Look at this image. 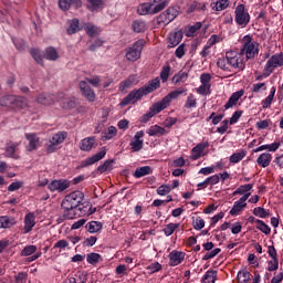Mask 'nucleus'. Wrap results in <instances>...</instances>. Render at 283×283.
I'll use <instances>...</instances> for the list:
<instances>
[{
    "instance_id": "nucleus-1",
    "label": "nucleus",
    "mask_w": 283,
    "mask_h": 283,
    "mask_svg": "<svg viewBox=\"0 0 283 283\" xmlns=\"http://www.w3.org/2000/svg\"><path fill=\"white\" fill-rule=\"evenodd\" d=\"M217 65L224 72H231V70L242 72L244 67H247L244 64V55L235 51H228L226 53V59H219Z\"/></svg>"
},
{
    "instance_id": "nucleus-2",
    "label": "nucleus",
    "mask_w": 283,
    "mask_h": 283,
    "mask_svg": "<svg viewBox=\"0 0 283 283\" xmlns=\"http://www.w3.org/2000/svg\"><path fill=\"white\" fill-rule=\"evenodd\" d=\"M158 87H160V78L156 77L145 86L138 90H133L126 97L122 99L120 102L122 107H125L130 103H136L137 101H140L143 96H147L148 94H151V92H156Z\"/></svg>"
},
{
    "instance_id": "nucleus-3",
    "label": "nucleus",
    "mask_w": 283,
    "mask_h": 283,
    "mask_svg": "<svg viewBox=\"0 0 283 283\" xmlns=\"http://www.w3.org/2000/svg\"><path fill=\"white\" fill-rule=\"evenodd\" d=\"M85 197V195L82 191H73L70 195H67L63 201H62V209H64V211H67V213H65L66 218L69 220H72V218H74V214L70 213V211H74V209H76L77 207H81V202H83V198Z\"/></svg>"
},
{
    "instance_id": "nucleus-4",
    "label": "nucleus",
    "mask_w": 283,
    "mask_h": 283,
    "mask_svg": "<svg viewBox=\"0 0 283 283\" xmlns=\"http://www.w3.org/2000/svg\"><path fill=\"white\" fill-rule=\"evenodd\" d=\"M259 52L258 42L253 41L251 35H245L241 40V54L247 56V59H255Z\"/></svg>"
},
{
    "instance_id": "nucleus-5",
    "label": "nucleus",
    "mask_w": 283,
    "mask_h": 283,
    "mask_svg": "<svg viewBox=\"0 0 283 283\" xmlns=\"http://www.w3.org/2000/svg\"><path fill=\"white\" fill-rule=\"evenodd\" d=\"M66 138V132L55 133L44 145L46 154H54V151H59L60 145H63Z\"/></svg>"
},
{
    "instance_id": "nucleus-6",
    "label": "nucleus",
    "mask_w": 283,
    "mask_h": 283,
    "mask_svg": "<svg viewBox=\"0 0 283 283\" xmlns=\"http://www.w3.org/2000/svg\"><path fill=\"white\" fill-rule=\"evenodd\" d=\"M169 6V1L165 0L159 4H154L153 2H145L138 6L137 12L140 15L145 14H158V12H163Z\"/></svg>"
},
{
    "instance_id": "nucleus-7",
    "label": "nucleus",
    "mask_w": 283,
    "mask_h": 283,
    "mask_svg": "<svg viewBox=\"0 0 283 283\" xmlns=\"http://www.w3.org/2000/svg\"><path fill=\"white\" fill-rule=\"evenodd\" d=\"M277 67H283V54L282 53H276L272 55L269 61L266 62L263 74L265 76H271Z\"/></svg>"
},
{
    "instance_id": "nucleus-8",
    "label": "nucleus",
    "mask_w": 283,
    "mask_h": 283,
    "mask_svg": "<svg viewBox=\"0 0 283 283\" xmlns=\"http://www.w3.org/2000/svg\"><path fill=\"white\" fill-rule=\"evenodd\" d=\"M143 48H145V40L140 39L136 41L133 46L126 50V59L132 63H135V61L140 59V55L143 54Z\"/></svg>"
},
{
    "instance_id": "nucleus-9",
    "label": "nucleus",
    "mask_w": 283,
    "mask_h": 283,
    "mask_svg": "<svg viewBox=\"0 0 283 283\" xmlns=\"http://www.w3.org/2000/svg\"><path fill=\"white\" fill-rule=\"evenodd\" d=\"M234 21L237 25H240L241 28H247L249 25V21H251V15L249 14V11L244 7V4H238L234 10Z\"/></svg>"
},
{
    "instance_id": "nucleus-10",
    "label": "nucleus",
    "mask_w": 283,
    "mask_h": 283,
    "mask_svg": "<svg viewBox=\"0 0 283 283\" xmlns=\"http://www.w3.org/2000/svg\"><path fill=\"white\" fill-rule=\"evenodd\" d=\"M78 87H80V91L82 92V95L85 98H87L90 103H94V101H96V93L86 81H81L78 83Z\"/></svg>"
},
{
    "instance_id": "nucleus-11",
    "label": "nucleus",
    "mask_w": 283,
    "mask_h": 283,
    "mask_svg": "<svg viewBox=\"0 0 283 283\" xmlns=\"http://www.w3.org/2000/svg\"><path fill=\"white\" fill-rule=\"evenodd\" d=\"M251 197V193H245L243 197H241L238 201L234 202L232 209L230 210V216H240L242 211L247 207V201Z\"/></svg>"
},
{
    "instance_id": "nucleus-12",
    "label": "nucleus",
    "mask_w": 283,
    "mask_h": 283,
    "mask_svg": "<svg viewBox=\"0 0 283 283\" xmlns=\"http://www.w3.org/2000/svg\"><path fill=\"white\" fill-rule=\"evenodd\" d=\"M25 138H27V143H28L25 146L27 151H34V150L39 149V147H41V139L39 138V136L36 134L27 133Z\"/></svg>"
},
{
    "instance_id": "nucleus-13",
    "label": "nucleus",
    "mask_w": 283,
    "mask_h": 283,
    "mask_svg": "<svg viewBox=\"0 0 283 283\" xmlns=\"http://www.w3.org/2000/svg\"><path fill=\"white\" fill-rule=\"evenodd\" d=\"M209 147V142H202L199 143L197 146H195L191 149V160H198L199 158H202V156H207L206 149Z\"/></svg>"
},
{
    "instance_id": "nucleus-14",
    "label": "nucleus",
    "mask_w": 283,
    "mask_h": 283,
    "mask_svg": "<svg viewBox=\"0 0 283 283\" xmlns=\"http://www.w3.org/2000/svg\"><path fill=\"white\" fill-rule=\"evenodd\" d=\"M50 191H59V193H62V191H65V189H70V181L66 179H59L53 180L49 184Z\"/></svg>"
},
{
    "instance_id": "nucleus-15",
    "label": "nucleus",
    "mask_w": 283,
    "mask_h": 283,
    "mask_svg": "<svg viewBox=\"0 0 283 283\" xmlns=\"http://www.w3.org/2000/svg\"><path fill=\"white\" fill-rule=\"evenodd\" d=\"M106 154H107V151L105 150V148H102L98 153H96L92 157H88V158L82 160L81 167H90V166L98 163V160H103V158H105Z\"/></svg>"
},
{
    "instance_id": "nucleus-16",
    "label": "nucleus",
    "mask_w": 283,
    "mask_h": 283,
    "mask_svg": "<svg viewBox=\"0 0 283 283\" xmlns=\"http://www.w3.org/2000/svg\"><path fill=\"white\" fill-rule=\"evenodd\" d=\"M169 105H171V102L169 97L166 95L160 102L155 103L150 107V112L154 114V116H156V114H160L163 109H167Z\"/></svg>"
},
{
    "instance_id": "nucleus-17",
    "label": "nucleus",
    "mask_w": 283,
    "mask_h": 283,
    "mask_svg": "<svg viewBox=\"0 0 283 283\" xmlns=\"http://www.w3.org/2000/svg\"><path fill=\"white\" fill-rule=\"evenodd\" d=\"M168 258L169 266H178V264H182L185 261V252L174 250L169 253Z\"/></svg>"
},
{
    "instance_id": "nucleus-18",
    "label": "nucleus",
    "mask_w": 283,
    "mask_h": 283,
    "mask_svg": "<svg viewBox=\"0 0 283 283\" xmlns=\"http://www.w3.org/2000/svg\"><path fill=\"white\" fill-rule=\"evenodd\" d=\"M36 217L34 216V212H29L24 217V228L23 231L24 233H30L36 226Z\"/></svg>"
},
{
    "instance_id": "nucleus-19",
    "label": "nucleus",
    "mask_w": 283,
    "mask_h": 283,
    "mask_svg": "<svg viewBox=\"0 0 283 283\" xmlns=\"http://www.w3.org/2000/svg\"><path fill=\"white\" fill-rule=\"evenodd\" d=\"M241 96H244V91L240 90L234 92L228 99V102L224 105V109H231V107H235L238 105V102L240 101Z\"/></svg>"
},
{
    "instance_id": "nucleus-20",
    "label": "nucleus",
    "mask_w": 283,
    "mask_h": 283,
    "mask_svg": "<svg viewBox=\"0 0 283 283\" xmlns=\"http://www.w3.org/2000/svg\"><path fill=\"white\" fill-rule=\"evenodd\" d=\"M145 136V133L143 130H139L135 134L134 140L130 143V147L133 151H140L143 149L144 142L143 138Z\"/></svg>"
},
{
    "instance_id": "nucleus-21",
    "label": "nucleus",
    "mask_w": 283,
    "mask_h": 283,
    "mask_svg": "<svg viewBox=\"0 0 283 283\" xmlns=\"http://www.w3.org/2000/svg\"><path fill=\"white\" fill-rule=\"evenodd\" d=\"M40 105H54L56 103V96L50 93H42L36 98Z\"/></svg>"
},
{
    "instance_id": "nucleus-22",
    "label": "nucleus",
    "mask_w": 283,
    "mask_h": 283,
    "mask_svg": "<svg viewBox=\"0 0 283 283\" xmlns=\"http://www.w3.org/2000/svg\"><path fill=\"white\" fill-rule=\"evenodd\" d=\"M94 147H96V137H86L80 143V149L82 151H92Z\"/></svg>"
},
{
    "instance_id": "nucleus-23",
    "label": "nucleus",
    "mask_w": 283,
    "mask_h": 283,
    "mask_svg": "<svg viewBox=\"0 0 283 283\" xmlns=\"http://www.w3.org/2000/svg\"><path fill=\"white\" fill-rule=\"evenodd\" d=\"M13 99L11 109L21 112V109H25V107H28V99L25 97L13 95Z\"/></svg>"
},
{
    "instance_id": "nucleus-24",
    "label": "nucleus",
    "mask_w": 283,
    "mask_h": 283,
    "mask_svg": "<svg viewBox=\"0 0 283 283\" xmlns=\"http://www.w3.org/2000/svg\"><path fill=\"white\" fill-rule=\"evenodd\" d=\"M271 160H273V156L269 153H263L258 157L256 164L259 165V167L266 169V167L271 165Z\"/></svg>"
},
{
    "instance_id": "nucleus-25",
    "label": "nucleus",
    "mask_w": 283,
    "mask_h": 283,
    "mask_svg": "<svg viewBox=\"0 0 283 283\" xmlns=\"http://www.w3.org/2000/svg\"><path fill=\"white\" fill-rule=\"evenodd\" d=\"M182 41V32L177 31L168 36V48H176Z\"/></svg>"
},
{
    "instance_id": "nucleus-26",
    "label": "nucleus",
    "mask_w": 283,
    "mask_h": 283,
    "mask_svg": "<svg viewBox=\"0 0 283 283\" xmlns=\"http://www.w3.org/2000/svg\"><path fill=\"white\" fill-rule=\"evenodd\" d=\"M146 134H148V136H165V134H167V129L158 126V125H154L150 126L147 130Z\"/></svg>"
},
{
    "instance_id": "nucleus-27",
    "label": "nucleus",
    "mask_w": 283,
    "mask_h": 283,
    "mask_svg": "<svg viewBox=\"0 0 283 283\" xmlns=\"http://www.w3.org/2000/svg\"><path fill=\"white\" fill-rule=\"evenodd\" d=\"M150 174H154V169H151L149 166H143V167L136 168L133 176L134 178H144V176H149Z\"/></svg>"
},
{
    "instance_id": "nucleus-28",
    "label": "nucleus",
    "mask_w": 283,
    "mask_h": 283,
    "mask_svg": "<svg viewBox=\"0 0 283 283\" xmlns=\"http://www.w3.org/2000/svg\"><path fill=\"white\" fill-rule=\"evenodd\" d=\"M280 142H276V143H273V144H268V145H262L258 148H255L253 151L254 154H258L260 151H264V150H268V151H277V149H280Z\"/></svg>"
},
{
    "instance_id": "nucleus-29",
    "label": "nucleus",
    "mask_w": 283,
    "mask_h": 283,
    "mask_svg": "<svg viewBox=\"0 0 283 283\" xmlns=\"http://www.w3.org/2000/svg\"><path fill=\"white\" fill-rule=\"evenodd\" d=\"M85 229L88 233H98L103 229V223L99 221H90L86 223Z\"/></svg>"
},
{
    "instance_id": "nucleus-30",
    "label": "nucleus",
    "mask_w": 283,
    "mask_h": 283,
    "mask_svg": "<svg viewBox=\"0 0 283 283\" xmlns=\"http://www.w3.org/2000/svg\"><path fill=\"white\" fill-rule=\"evenodd\" d=\"M189 78V74L185 71H179L171 78L174 85H179V83H185Z\"/></svg>"
},
{
    "instance_id": "nucleus-31",
    "label": "nucleus",
    "mask_w": 283,
    "mask_h": 283,
    "mask_svg": "<svg viewBox=\"0 0 283 283\" xmlns=\"http://www.w3.org/2000/svg\"><path fill=\"white\" fill-rule=\"evenodd\" d=\"M44 59H46V61H57L59 52L56 49H54V46H49L45 49Z\"/></svg>"
},
{
    "instance_id": "nucleus-32",
    "label": "nucleus",
    "mask_w": 283,
    "mask_h": 283,
    "mask_svg": "<svg viewBox=\"0 0 283 283\" xmlns=\"http://www.w3.org/2000/svg\"><path fill=\"white\" fill-rule=\"evenodd\" d=\"M217 280H218V272H216L213 270H209L203 275L201 282L202 283H216Z\"/></svg>"
},
{
    "instance_id": "nucleus-33",
    "label": "nucleus",
    "mask_w": 283,
    "mask_h": 283,
    "mask_svg": "<svg viewBox=\"0 0 283 283\" xmlns=\"http://www.w3.org/2000/svg\"><path fill=\"white\" fill-rule=\"evenodd\" d=\"M211 8L217 12H222V10L229 8V0H217V2L211 3Z\"/></svg>"
},
{
    "instance_id": "nucleus-34",
    "label": "nucleus",
    "mask_w": 283,
    "mask_h": 283,
    "mask_svg": "<svg viewBox=\"0 0 283 283\" xmlns=\"http://www.w3.org/2000/svg\"><path fill=\"white\" fill-rule=\"evenodd\" d=\"M30 54L36 63H39L40 65H43V59H45V54H43V52H41V50L31 49Z\"/></svg>"
},
{
    "instance_id": "nucleus-35",
    "label": "nucleus",
    "mask_w": 283,
    "mask_h": 283,
    "mask_svg": "<svg viewBox=\"0 0 283 283\" xmlns=\"http://www.w3.org/2000/svg\"><path fill=\"white\" fill-rule=\"evenodd\" d=\"M17 221L13 218L9 217H0V229H10V227H14Z\"/></svg>"
},
{
    "instance_id": "nucleus-36",
    "label": "nucleus",
    "mask_w": 283,
    "mask_h": 283,
    "mask_svg": "<svg viewBox=\"0 0 283 283\" xmlns=\"http://www.w3.org/2000/svg\"><path fill=\"white\" fill-rule=\"evenodd\" d=\"M182 94L187 95V88L178 87L177 90L166 95V97H168V99H170V103H171V101H176V98H178V96H182Z\"/></svg>"
},
{
    "instance_id": "nucleus-37",
    "label": "nucleus",
    "mask_w": 283,
    "mask_h": 283,
    "mask_svg": "<svg viewBox=\"0 0 283 283\" xmlns=\"http://www.w3.org/2000/svg\"><path fill=\"white\" fill-rule=\"evenodd\" d=\"M275 91H276L275 87H272L269 96L261 102L263 109H268V107H271L273 103V98L275 97Z\"/></svg>"
},
{
    "instance_id": "nucleus-38",
    "label": "nucleus",
    "mask_w": 283,
    "mask_h": 283,
    "mask_svg": "<svg viewBox=\"0 0 283 283\" xmlns=\"http://www.w3.org/2000/svg\"><path fill=\"white\" fill-rule=\"evenodd\" d=\"M253 189V184H247L243 186H240L234 192L233 196H247V193H251L249 191H251Z\"/></svg>"
},
{
    "instance_id": "nucleus-39",
    "label": "nucleus",
    "mask_w": 283,
    "mask_h": 283,
    "mask_svg": "<svg viewBox=\"0 0 283 283\" xmlns=\"http://www.w3.org/2000/svg\"><path fill=\"white\" fill-rule=\"evenodd\" d=\"M133 30L137 33L145 32V30H147V22L143 20H135L133 22Z\"/></svg>"
},
{
    "instance_id": "nucleus-40",
    "label": "nucleus",
    "mask_w": 283,
    "mask_h": 283,
    "mask_svg": "<svg viewBox=\"0 0 283 283\" xmlns=\"http://www.w3.org/2000/svg\"><path fill=\"white\" fill-rule=\"evenodd\" d=\"M13 103H14V95H4L0 98V105L2 107H10V109H12Z\"/></svg>"
},
{
    "instance_id": "nucleus-41",
    "label": "nucleus",
    "mask_w": 283,
    "mask_h": 283,
    "mask_svg": "<svg viewBox=\"0 0 283 283\" xmlns=\"http://www.w3.org/2000/svg\"><path fill=\"white\" fill-rule=\"evenodd\" d=\"M84 30H85L86 34H88V36H96L98 34V32H101V29H98V27H96L92 23H86L84 25Z\"/></svg>"
},
{
    "instance_id": "nucleus-42",
    "label": "nucleus",
    "mask_w": 283,
    "mask_h": 283,
    "mask_svg": "<svg viewBox=\"0 0 283 283\" xmlns=\"http://www.w3.org/2000/svg\"><path fill=\"white\" fill-rule=\"evenodd\" d=\"M197 106H198V99H196V95L189 94L185 103V108L193 109V107H197Z\"/></svg>"
},
{
    "instance_id": "nucleus-43",
    "label": "nucleus",
    "mask_w": 283,
    "mask_h": 283,
    "mask_svg": "<svg viewBox=\"0 0 283 283\" xmlns=\"http://www.w3.org/2000/svg\"><path fill=\"white\" fill-rule=\"evenodd\" d=\"M36 253V245H27L20 252L21 258H29V255H34Z\"/></svg>"
},
{
    "instance_id": "nucleus-44",
    "label": "nucleus",
    "mask_w": 283,
    "mask_h": 283,
    "mask_svg": "<svg viewBox=\"0 0 283 283\" xmlns=\"http://www.w3.org/2000/svg\"><path fill=\"white\" fill-rule=\"evenodd\" d=\"M256 229L265 235H271V228L260 219H256Z\"/></svg>"
},
{
    "instance_id": "nucleus-45",
    "label": "nucleus",
    "mask_w": 283,
    "mask_h": 283,
    "mask_svg": "<svg viewBox=\"0 0 283 283\" xmlns=\"http://www.w3.org/2000/svg\"><path fill=\"white\" fill-rule=\"evenodd\" d=\"M179 228H180V223H168L163 231L165 235L169 238V235H174V231H176V229H179Z\"/></svg>"
},
{
    "instance_id": "nucleus-46",
    "label": "nucleus",
    "mask_w": 283,
    "mask_h": 283,
    "mask_svg": "<svg viewBox=\"0 0 283 283\" xmlns=\"http://www.w3.org/2000/svg\"><path fill=\"white\" fill-rule=\"evenodd\" d=\"M62 107L64 109H74L76 107V98L74 97H67L63 101Z\"/></svg>"
},
{
    "instance_id": "nucleus-47",
    "label": "nucleus",
    "mask_w": 283,
    "mask_h": 283,
    "mask_svg": "<svg viewBox=\"0 0 283 283\" xmlns=\"http://www.w3.org/2000/svg\"><path fill=\"white\" fill-rule=\"evenodd\" d=\"M247 156V151L240 150L239 153H234L232 156H230V163L233 165L240 163L244 157Z\"/></svg>"
},
{
    "instance_id": "nucleus-48",
    "label": "nucleus",
    "mask_w": 283,
    "mask_h": 283,
    "mask_svg": "<svg viewBox=\"0 0 283 283\" xmlns=\"http://www.w3.org/2000/svg\"><path fill=\"white\" fill-rule=\"evenodd\" d=\"M132 85H136V75H130L126 81L120 83V90H128Z\"/></svg>"
},
{
    "instance_id": "nucleus-49",
    "label": "nucleus",
    "mask_w": 283,
    "mask_h": 283,
    "mask_svg": "<svg viewBox=\"0 0 283 283\" xmlns=\"http://www.w3.org/2000/svg\"><path fill=\"white\" fill-rule=\"evenodd\" d=\"M253 216H256V218H269L270 213L269 210L262 207H256L253 209Z\"/></svg>"
},
{
    "instance_id": "nucleus-50",
    "label": "nucleus",
    "mask_w": 283,
    "mask_h": 283,
    "mask_svg": "<svg viewBox=\"0 0 283 283\" xmlns=\"http://www.w3.org/2000/svg\"><path fill=\"white\" fill-rule=\"evenodd\" d=\"M78 30H81V28H78V19H73L66 32L67 34H76Z\"/></svg>"
},
{
    "instance_id": "nucleus-51",
    "label": "nucleus",
    "mask_w": 283,
    "mask_h": 283,
    "mask_svg": "<svg viewBox=\"0 0 283 283\" xmlns=\"http://www.w3.org/2000/svg\"><path fill=\"white\" fill-rule=\"evenodd\" d=\"M112 165H114V160H106L103 165L98 166L97 171H99V174L112 171Z\"/></svg>"
},
{
    "instance_id": "nucleus-52",
    "label": "nucleus",
    "mask_w": 283,
    "mask_h": 283,
    "mask_svg": "<svg viewBox=\"0 0 283 283\" xmlns=\"http://www.w3.org/2000/svg\"><path fill=\"white\" fill-rule=\"evenodd\" d=\"M170 72H171L170 65H166L163 67L161 72H160V78H161L163 83H167V81H169Z\"/></svg>"
},
{
    "instance_id": "nucleus-53",
    "label": "nucleus",
    "mask_w": 283,
    "mask_h": 283,
    "mask_svg": "<svg viewBox=\"0 0 283 283\" xmlns=\"http://www.w3.org/2000/svg\"><path fill=\"white\" fill-rule=\"evenodd\" d=\"M86 262H88V264H98V262H101V254L94 252L87 254Z\"/></svg>"
},
{
    "instance_id": "nucleus-54",
    "label": "nucleus",
    "mask_w": 283,
    "mask_h": 283,
    "mask_svg": "<svg viewBox=\"0 0 283 283\" xmlns=\"http://www.w3.org/2000/svg\"><path fill=\"white\" fill-rule=\"evenodd\" d=\"M251 280V273L248 271H241L238 273V281L239 283H247Z\"/></svg>"
},
{
    "instance_id": "nucleus-55",
    "label": "nucleus",
    "mask_w": 283,
    "mask_h": 283,
    "mask_svg": "<svg viewBox=\"0 0 283 283\" xmlns=\"http://www.w3.org/2000/svg\"><path fill=\"white\" fill-rule=\"evenodd\" d=\"M116 127L114 126H109L105 132H104V138L105 140H112V138H114V136H116Z\"/></svg>"
},
{
    "instance_id": "nucleus-56",
    "label": "nucleus",
    "mask_w": 283,
    "mask_h": 283,
    "mask_svg": "<svg viewBox=\"0 0 283 283\" xmlns=\"http://www.w3.org/2000/svg\"><path fill=\"white\" fill-rule=\"evenodd\" d=\"M211 84H201L199 88H197L198 94L201 96H207L211 94Z\"/></svg>"
},
{
    "instance_id": "nucleus-57",
    "label": "nucleus",
    "mask_w": 283,
    "mask_h": 283,
    "mask_svg": "<svg viewBox=\"0 0 283 283\" xmlns=\"http://www.w3.org/2000/svg\"><path fill=\"white\" fill-rule=\"evenodd\" d=\"M166 14L168 17V21H174V19H176V17H178V9L170 7L166 10Z\"/></svg>"
},
{
    "instance_id": "nucleus-58",
    "label": "nucleus",
    "mask_w": 283,
    "mask_h": 283,
    "mask_svg": "<svg viewBox=\"0 0 283 283\" xmlns=\"http://www.w3.org/2000/svg\"><path fill=\"white\" fill-rule=\"evenodd\" d=\"M85 82L93 85V87H98V85H101V77H98V75H93L91 77H86Z\"/></svg>"
},
{
    "instance_id": "nucleus-59",
    "label": "nucleus",
    "mask_w": 283,
    "mask_h": 283,
    "mask_svg": "<svg viewBox=\"0 0 283 283\" xmlns=\"http://www.w3.org/2000/svg\"><path fill=\"white\" fill-rule=\"evenodd\" d=\"M280 269V260L272 259L268 262V271H277Z\"/></svg>"
},
{
    "instance_id": "nucleus-60",
    "label": "nucleus",
    "mask_w": 283,
    "mask_h": 283,
    "mask_svg": "<svg viewBox=\"0 0 283 283\" xmlns=\"http://www.w3.org/2000/svg\"><path fill=\"white\" fill-rule=\"evenodd\" d=\"M15 151H17V144H10L6 148V156H8V158H14Z\"/></svg>"
},
{
    "instance_id": "nucleus-61",
    "label": "nucleus",
    "mask_w": 283,
    "mask_h": 283,
    "mask_svg": "<svg viewBox=\"0 0 283 283\" xmlns=\"http://www.w3.org/2000/svg\"><path fill=\"white\" fill-rule=\"evenodd\" d=\"M171 191V186L163 185L157 189L158 196H167Z\"/></svg>"
},
{
    "instance_id": "nucleus-62",
    "label": "nucleus",
    "mask_w": 283,
    "mask_h": 283,
    "mask_svg": "<svg viewBox=\"0 0 283 283\" xmlns=\"http://www.w3.org/2000/svg\"><path fill=\"white\" fill-rule=\"evenodd\" d=\"M163 269V265L158 262L151 263L147 266V271H150V273H158Z\"/></svg>"
},
{
    "instance_id": "nucleus-63",
    "label": "nucleus",
    "mask_w": 283,
    "mask_h": 283,
    "mask_svg": "<svg viewBox=\"0 0 283 283\" xmlns=\"http://www.w3.org/2000/svg\"><path fill=\"white\" fill-rule=\"evenodd\" d=\"M23 187V181H14L8 187V191H19Z\"/></svg>"
},
{
    "instance_id": "nucleus-64",
    "label": "nucleus",
    "mask_w": 283,
    "mask_h": 283,
    "mask_svg": "<svg viewBox=\"0 0 283 283\" xmlns=\"http://www.w3.org/2000/svg\"><path fill=\"white\" fill-rule=\"evenodd\" d=\"M220 251H222L220 248H217L214 250H212L211 252H208L205 254L203 260H211V258H216V255H218V253H220Z\"/></svg>"
}]
</instances>
